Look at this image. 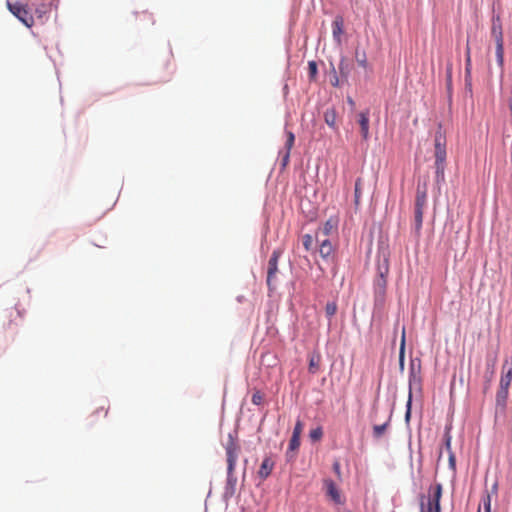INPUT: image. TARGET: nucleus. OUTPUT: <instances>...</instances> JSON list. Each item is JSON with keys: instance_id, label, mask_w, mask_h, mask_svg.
Masks as SVG:
<instances>
[{"instance_id": "7", "label": "nucleus", "mask_w": 512, "mask_h": 512, "mask_svg": "<svg viewBox=\"0 0 512 512\" xmlns=\"http://www.w3.org/2000/svg\"><path fill=\"white\" fill-rule=\"evenodd\" d=\"M512 381V361L505 359L502 365V376L500 378L499 386L502 388L510 387Z\"/></svg>"}, {"instance_id": "10", "label": "nucleus", "mask_w": 512, "mask_h": 512, "mask_svg": "<svg viewBox=\"0 0 512 512\" xmlns=\"http://www.w3.org/2000/svg\"><path fill=\"white\" fill-rule=\"evenodd\" d=\"M275 463L270 457H265L262 461V464L258 470V476L265 480L270 476L274 469Z\"/></svg>"}, {"instance_id": "24", "label": "nucleus", "mask_w": 512, "mask_h": 512, "mask_svg": "<svg viewBox=\"0 0 512 512\" xmlns=\"http://www.w3.org/2000/svg\"><path fill=\"white\" fill-rule=\"evenodd\" d=\"M361 186H362V179L358 178L355 182V192H354V202L355 205L358 206L360 203V197H361Z\"/></svg>"}, {"instance_id": "16", "label": "nucleus", "mask_w": 512, "mask_h": 512, "mask_svg": "<svg viewBox=\"0 0 512 512\" xmlns=\"http://www.w3.org/2000/svg\"><path fill=\"white\" fill-rule=\"evenodd\" d=\"M333 251H334V247L328 239L321 240L320 247H319V253L322 258H324V259L328 258L329 256H331Z\"/></svg>"}, {"instance_id": "2", "label": "nucleus", "mask_w": 512, "mask_h": 512, "mask_svg": "<svg viewBox=\"0 0 512 512\" xmlns=\"http://www.w3.org/2000/svg\"><path fill=\"white\" fill-rule=\"evenodd\" d=\"M434 149L436 178L437 180H443L446 161V136L441 125L435 132Z\"/></svg>"}, {"instance_id": "15", "label": "nucleus", "mask_w": 512, "mask_h": 512, "mask_svg": "<svg viewBox=\"0 0 512 512\" xmlns=\"http://www.w3.org/2000/svg\"><path fill=\"white\" fill-rule=\"evenodd\" d=\"M427 203V189L424 185L423 187H420L418 185L417 191H416V199H415V207L425 208Z\"/></svg>"}, {"instance_id": "20", "label": "nucleus", "mask_w": 512, "mask_h": 512, "mask_svg": "<svg viewBox=\"0 0 512 512\" xmlns=\"http://www.w3.org/2000/svg\"><path fill=\"white\" fill-rule=\"evenodd\" d=\"M423 212H424V208L415 207L414 222H415V230L417 232H419L421 230V227H422Z\"/></svg>"}, {"instance_id": "29", "label": "nucleus", "mask_w": 512, "mask_h": 512, "mask_svg": "<svg viewBox=\"0 0 512 512\" xmlns=\"http://www.w3.org/2000/svg\"><path fill=\"white\" fill-rule=\"evenodd\" d=\"M319 361H320V358L317 357H312L309 361V372L310 373H316L319 369Z\"/></svg>"}, {"instance_id": "14", "label": "nucleus", "mask_w": 512, "mask_h": 512, "mask_svg": "<svg viewBox=\"0 0 512 512\" xmlns=\"http://www.w3.org/2000/svg\"><path fill=\"white\" fill-rule=\"evenodd\" d=\"M325 486L327 494L331 497V499L337 504L342 503L341 495L336 484L332 480H326Z\"/></svg>"}, {"instance_id": "33", "label": "nucleus", "mask_w": 512, "mask_h": 512, "mask_svg": "<svg viewBox=\"0 0 512 512\" xmlns=\"http://www.w3.org/2000/svg\"><path fill=\"white\" fill-rule=\"evenodd\" d=\"M466 74H470L471 72V55H470V47L467 45L466 47V64H465Z\"/></svg>"}, {"instance_id": "35", "label": "nucleus", "mask_w": 512, "mask_h": 512, "mask_svg": "<svg viewBox=\"0 0 512 512\" xmlns=\"http://www.w3.org/2000/svg\"><path fill=\"white\" fill-rule=\"evenodd\" d=\"M404 349H405V332L403 331L401 346H400V361L403 362L404 358Z\"/></svg>"}, {"instance_id": "23", "label": "nucleus", "mask_w": 512, "mask_h": 512, "mask_svg": "<svg viewBox=\"0 0 512 512\" xmlns=\"http://www.w3.org/2000/svg\"><path fill=\"white\" fill-rule=\"evenodd\" d=\"M302 243L306 251H311L314 247V240L310 234L303 235Z\"/></svg>"}, {"instance_id": "8", "label": "nucleus", "mask_w": 512, "mask_h": 512, "mask_svg": "<svg viewBox=\"0 0 512 512\" xmlns=\"http://www.w3.org/2000/svg\"><path fill=\"white\" fill-rule=\"evenodd\" d=\"M491 35L494 38L495 42L504 41L502 20L499 15L493 16V18H492Z\"/></svg>"}, {"instance_id": "13", "label": "nucleus", "mask_w": 512, "mask_h": 512, "mask_svg": "<svg viewBox=\"0 0 512 512\" xmlns=\"http://www.w3.org/2000/svg\"><path fill=\"white\" fill-rule=\"evenodd\" d=\"M344 20L341 16H336L333 23H332V34L334 39L340 43L341 42V35L343 34L344 30Z\"/></svg>"}, {"instance_id": "31", "label": "nucleus", "mask_w": 512, "mask_h": 512, "mask_svg": "<svg viewBox=\"0 0 512 512\" xmlns=\"http://www.w3.org/2000/svg\"><path fill=\"white\" fill-rule=\"evenodd\" d=\"M308 69H309V77H310V79H315V77L317 75V72H318L316 62L315 61H310L308 63Z\"/></svg>"}, {"instance_id": "12", "label": "nucleus", "mask_w": 512, "mask_h": 512, "mask_svg": "<svg viewBox=\"0 0 512 512\" xmlns=\"http://www.w3.org/2000/svg\"><path fill=\"white\" fill-rule=\"evenodd\" d=\"M358 123L364 140L369 138V112L363 111L358 114Z\"/></svg>"}, {"instance_id": "34", "label": "nucleus", "mask_w": 512, "mask_h": 512, "mask_svg": "<svg viewBox=\"0 0 512 512\" xmlns=\"http://www.w3.org/2000/svg\"><path fill=\"white\" fill-rule=\"evenodd\" d=\"M325 122L330 126L333 127L335 125V114L329 113L328 111L325 113Z\"/></svg>"}, {"instance_id": "9", "label": "nucleus", "mask_w": 512, "mask_h": 512, "mask_svg": "<svg viewBox=\"0 0 512 512\" xmlns=\"http://www.w3.org/2000/svg\"><path fill=\"white\" fill-rule=\"evenodd\" d=\"M508 388H502L499 386V389L496 394V413L504 412L506 408V402L508 398Z\"/></svg>"}, {"instance_id": "4", "label": "nucleus", "mask_w": 512, "mask_h": 512, "mask_svg": "<svg viewBox=\"0 0 512 512\" xmlns=\"http://www.w3.org/2000/svg\"><path fill=\"white\" fill-rule=\"evenodd\" d=\"M7 8L18 18L26 27L30 28L34 24L33 16L30 14L27 5L19 1H7Z\"/></svg>"}, {"instance_id": "18", "label": "nucleus", "mask_w": 512, "mask_h": 512, "mask_svg": "<svg viewBox=\"0 0 512 512\" xmlns=\"http://www.w3.org/2000/svg\"><path fill=\"white\" fill-rule=\"evenodd\" d=\"M339 73L343 81H347L349 73H350V63L347 59L342 58L338 65Z\"/></svg>"}, {"instance_id": "5", "label": "nucleus", "mask_w": 512, "mask_h": 512, "mask_svg": "<svg viewBox=\"0 0 512 512\" xmlns=\"http://www.w3.org/2000/svg\"><path fill=\"white\" fill-rule=\"evenodd\" d=\"M281 253L282 252L279 249L274 250L268 261L267 285L270 290L273 289V283L275 282L276 274L278 273V261Z\"/></svg>"}, {"instance_id": "27", "label": "nucleus", "mask_w": 512, "mask_h": 512, "mask_svg": "<svg viewBox=\"0 0 512 512\" xmlns=\"http://www.w3.org/2000/svg\"><path fill=\"white\" fill-rule=\"evenodd\" d=\"M446 448H447V450L449 452V465H450L451 468L454 469L455 468V461L456 460H455V455L451 451V439H450V437H448L446 439Z\"/></svg>"}, {"instance_id": "3", "label": "nucleus", "mask_w": 512, "mask_h": 512, "mask_svg": "<svg viewBox=\"0 0 512 512\" xmlns=\"http://www.w3.org/2000/svg\"><path fill=\"white\" fill-rule=\"evenodd\" d=\"M442 497V485L436 483L429 488L426 502H421L420 512H441L440 500Z\"/></svg>"}, {"instance_id": "39", "label": "nucleus", "mask_w": 512, "mask_h": 512, "mask_svg": "<svg viewBox=\"0 0 512 512\" xmlns=\"http://www.w3.org/2000/svg\"><path fill=\"white\" fill-rule=\"evenodd\" d=\"M497 491H498V484L494 483L492 488H491V493L496 495Z\"/></svg>"}, {"instance_id": "30", "label": "nucleus", "mask_w": 512, "mask_h": 512, "mask_svg": "<svg viewBox=\"0 0 512 512\" xmlns=\"http://www.w3.org/2000/svg\"><path fill=\"white\" fill-rule=\"evenodd\" d=\"M251 401L254 405H261L264 401V395L260 391L253 393Z\"/></svg>"}, {"instance_id": "17", "label": "nucleus", "mask_w": 512, "mask_h": 512, "mask_svg": "<svg viewBox=\"0 0 512 512\" xmlns=\"http://www.w3.org/2000/svg\"><path fill=\"white\" fill-rule=\"evenodd\" d=\"M294 141H295L294 134L291 131H288L287 132V140L285 143V147H286L287 151H286L285 155L283 156V165H286L289 161L290 150L294 145Z\"/></svg>"}, {"instance_id": "36", "label": "nucleus", "mask_w": 512, "mask_h": 512, "mask_svg": "<svg viewBox=\"0 0 512 512\" xmlns=\"http://www.w3.org/2000/svg\"><path fill=\"white\" fill-rule=\"evenodd\" d=\"M410 413H411V392L409 393V399H408V402H407V411H406V420H408L410 418Z\"/></svg>"}, {"instance_id": "1", "label": "nucleus", "mask_w": 512, "mask_h": 512, "mask_svg": "<svg viewBox=\"0 0 512 512\" xmlns=\"http://www.w3.org/2000/svg\"><path fill=\"white\" fill-rule=\"evenodd\" d=\"M227 462V486L234 490L237 478L234 475L236 463L240 453V445L237 439L230 433L224 445Z\"/></svg>"}, {"instance_id": "38", "label": "nucleus", "mask_w": 512, "mask_h": 512, "mask_svg": "<svg viewBox=\"0 0 512 512\" xmlns=\"http://www.w3.org/2000/svg\"><path fill=\"white\" fill-rule=\"evenodd\" d=\"M333 469H334L336 474L340 475V464H339V462H335L333 464Z\"/></svg>"}, {"instance_id": "19", "label": "nucleus", "mask_w": 512, "mask_h": 512, "mask_svg": "<svg viewBox=\"0 0 512 512\" xmlns=\"http://www.w3.org/2000/svg\"><path fill=\"white\" fill-rule=\"evenodd\" d=\"M337 228V221L335 219H328L324 226L322 227V229L320 230V232L324 235V236H328L332 233V231H334L335 229Z\"/></svg>"}, {"instance_id": "22", "label": "nucleus", "mask_w": 512, "mask_h": 512, "mask_svg": "<svg viewBox=\"0 0 512 512\" xmlns=\"http://www.w3.org/2000/svg\"><path fill=\"white\" fill-rule=\"evenodd\" d=\"M355 57H356V61H357L358 65L360 67H362L363 69L368 68V61H367V56H366L365 52L360 53L359 51H356Z\"/></svg>"}, {"instance_id": "41", "label": "nucleus", "mask_w": 512, "mask_h": 512, "mask_svg": "<svg viewBox=\"0 0 512 512\" xmlns=\"http://www.w3.org/2000/svg\"><path fill=\"white\" fill-rule=\"evenodd\" d=\"M478 512H480V507L478 508Z\"/></svg>"}, {"instance_id": "26", "label": "nucleus", "mask_w": 512, "mask_h": 512, "mask_svg": "<svg viewBox=\"0 0 512 512\" xmlns=\"http://www.w3.org/2000/svg\"><path fill=\"white\" fill-rule=\"evenodd\" d=\"M388 423H384L382 425H375L373 427V435L376 438H380L386 431Z\"/></svg>"}, {"instance_id": "28", "label": "nucleus", "mask_w": 512, "mask_h": 512, "mask_svg": "<svg viewBox=\"0 0 512 512\" xmlns=\"http://www.w3.org/2000/svg\"><path fill=\"white\" fill-rule=\"evenodd\" d=\"M484 512H491V494L489 492H485L482 498Z\"/></svg>"}, {"instance_id": "37", "label": "nucleus", "mask_w": 512, "mask_h": 512, "mask_svg": "<svg viewBox=\"0 0 512 512\" xmlns=\"http://www.w3.org/2000/svg\"><path fill=\"white\" fill-rule=\"evenodd\" d=\"M331 84L335 87L340 85V78L335 74L333 79H331Z\"/></svg>"}, {"instance_id": "11", "label": "nucleus", "mask_w": 512, "mask_h": 512, "mask_svg": "<svg viewBox=\"0 0 512 512\" xmlns=\"http://www.w3.org/2000/svg\"><path fill=\"white\" fill-rule=\"evenodd\" d=\"M388 273V267H385L384 271H380L379 276L375 280V293L377 296H384L386 291V277L385 275Z\"/></svg>"}, {"instance_id": "32", "label": "nucleus", "mask_w": 512, "mask_h": 512, "mask_svg": "<svg viewBox=\"0 0 512 512\" xmlns=\"http://www.w3.org/2000/svg\"><path fill=\"white\" fill-rule=\"evenodd\" d=\"M323 431L320 427L310 431V438L314 441H318L322 438Z\"/></svg>"}, {"instance_id": "6", "label": "nucleus", "mask_w": 512, "mask_h": 512, "mask_svg": "<svg viewBox=\"0 0 512 512\" xmlns=\"http://www.w3.org/2000/svg\"><path fill=\"white\" fill-rule=\"evenodd\" d=\"M303 431V424L300 420H298L295 424L292 437L289 441V449L287 451V456H289L290 452L296 451L300 446V436Z\"/></svg>"}, {"instance_id": "25", "label": "nucleus", "mask_w": 512, "mask_h": 512, "mask_svg": "<svg viewBox=\"0 0 512 512\" xmlns=\"http://www.w3.org/2000/svg\"><path fill=\"white\" fill-rule=\"evenodd\" d=\"M337 312V304L336 302H328L325 306V313L327 317H333Z\"/></svg>"}, {"instance_id": "40", "label": "nucleus", "mask_w": 512, "mask_h": 512, "mask_svg": "<svg viewBox=\"0 0 512 512\" xmlns=\"http://www.w3.org/2000/svg\"><path fill=\"white\" fill-rule=\"evenodd\" d=\"M99 412H102V413H103V415H104L105 417H106V416H107V414H108V410H107V409H104L103 407H102V408H100V410H98V411H97V413H99Z\"/></svg>"}, {"instance_id": "21", "label": "nucleus", "mask_w": 512, "mask_h": 512, "mask_svg": "<svg viewBox=\"0 0 512 512\" xmlns=\"http://www.w3.org/2000/svg\"><path fill=\"white\" fill-rule=\"evenodd\" d=\"M496 43V59L500 67L504 64V41Z\"/></svg>"}]
</instances>
